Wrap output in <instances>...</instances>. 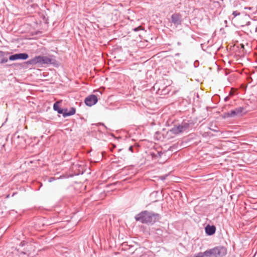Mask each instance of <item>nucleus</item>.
<instances>
[{"label": "nucleus", "instance_id": "nucleus-1", "mask_svg": "<svg viewBox=\"0 0 257 257\" xmlns=\"http://www.w3.org/2000/svg\"><path fill=\"white\" fill-rule=\"evenodd\" d=\"M158 216V214L144 211L136 215L135 219L143 223H150L155 222Z\"/></svg>", "mask_w": 257, "mask_h": 257}, {"label": "nucleus", "instance_id": "nucleus-2", "mask_svg": "<svg viewBox=\"0 0 257 257\" xmlns=\"http://www.w3.org/2000/svg\"><path fill=\"white\" fill-rule=\"evenodd\" d=\"M243 110H244L243 107H237L234 109L231 110L230 111H228V112L224 113V117H233L235 116H241L242 114Z\"/></svg>", "mask_w": 257, "mask_h": 257}, {"label": "nucleus", "instance_id": "nucleus-3", "mask_svg": "<svg viewBox=\"0 0 257 257\" xmlns=\"http://www.w3.org/2000/svg\"><path fill=\"white\" fill-rule=\"evenodd\" d=\"M98 101L97 96L95 95H90L85 99V103L86 105L91 106L95 104Z\"/></svg>", "mask_w": 257, "mask_h": 257}, {"label": "nucleus", "instance_id": "nucleus-4", "mask_svg": "<svg viewBox=\"0 0 257 257\" xmlns=\"http://www.w3.org/2000/svg\"><path fill=\"white\" fill-rule=\"evenodd\" d=\"M215 257H222L227 253L226 248L223 246H217L215 247Z\"/></svg>", "mask_w": 257, "mask_h": 257}, {"label": "nucleus", "instance_id": "nucleus-5", "mask_svg": "<svg viewBox=\"0 0 257 257\" xmlns=\"http://www.w3.org/2000/svg\"><path fill=\"white\" fill-rule=\"evenodd\" d=\"M28 57V55L26 53L15 54L10 56L9 60L11 61H15L18 59L26 60Z\"/></svg>", "mask_w": 257, "mask_h": 257}, {"label": "nucleus", "instance_id": "nucleus-6", "mask_svg": "<svg viewBox=\"0 0 257 257\" xmlns=\"http://www.w3.org/2000/svg\"><path fill=\"white\" fill-rule=\"evenodd\" d=\"M172 22L176 26H177L181 24L182 16L180 14L175 13L171 16Z\"/></svg>", "mask_w": 257, "mask_h": 257}, {"label": "nucleus", "instance_id": "nucleus-7", "mask_svg": "<svg viewBox=\"0 0 257 257\" xmlns=\"http://www.w3.org/2000/svg\"><path fill=\"white\" fill-rule=\"evenodd\" d=\"M42 57L41 56H36L29 60L28 63L31 65H35L38 63L42 64Z\"/></svg>", "mask_w": 257, "mask_h": 257}, {"label": "nucleus", "instance_id": "nucleus-8", "mask_svg": "<svg viewBox=\"0 0 257 257\" xmlns=\"http://www.w3.org/2000/svg\"><path fill=\"white\" fill-rule=\"evenodd\" d=\"M186 128V126L179 125L177 126H175L172 128L171 130V132L174 134H178L183 132Z\"/></svg>", "mask_w": 257, "mask_h": 257}, {"label": "nucleus", "instance_id": "nucleus-9", "mask_svg": "<svg viewBox=\"0 0 257 257\" xmlns=\"http://www.w3.org/2000/svg\"><path fill=\"white\" fill-rule=\"evenodd\" d=\"M205 229L206 233L208 235H213L216 230V228L214 225H207Z\"/></svg>", "mask_w": 257, "mask_h": 257}, {"label": "nucleus", "instance_id": "nucleus-10", "mask_svg": "<svg viewBox=\"0 0 257 257\" xmlns=\"http://www.w3.org/2000/svg\"><path fill=\"white\" fill-rule=\"evenodd\" d=\"M55 60L52 57H42V64H51L54 63Z\"/></svg>", "mask_w": 257, "mask_h": 257}, {"label": "nucleus", "instance_id": "nucleus-11", "mask_svg": "<svg viewBox=\"0 0 257 257\" xmlns=\"http://www.w3.org/2000/svg\"><path fill=\"white\" fill-rule=\"evenodd\" d=\"M75 112H76L75 109L73 107H71L69 111H68L67 109L64 110L63 116L64 117L71 116L72 115L74 114L75 113Z\"/></svg>", "mask_w": 257, "mask_h": 257}, {"label": "nucleus", "instance_id": "nucleus-12", "mask_svg": "<svg viewBox=\"0 0 257 257\" xmlns=\"http://www.w3.org/2000/svg\"><path fill=\"white\" fill-rule=\"evenodd\" d=\"M53 108L55 111H57L58 113L63 114L64 110L60 108L58 102H56L54 104Z\"/></svg>", "mask_w": 257, "mask_h": 257}, {"label": "nucleus", "instance_id": "nucleus-13", "mask_svg": "<svg viewBox=\"0 0 257 257\" xmlns=\"http://www.w3.org/2000/svg\"><path fill=\"white\" fill-rule=\"evenodd\" d=\"M194 257H208L207 250L202 252H200L194 255Z\"/></svg>", "mask_w": 257, "mask_h": 257}, {"label": "nucleus", "instance_id": "nucleus-14", "mask_svg": "<svg viewBox=\"0 0 257 257\" xmlns=\"http://www.w3.org/2000/svg\"><path fill=\"white\" fill-rule=\"evenodd\" d=\"M215 247L207 250L208 257H215Z\"/></svg>", "mask_w": 257, "mask_h": 257}, {"label": "nucleus", "instance_id": "nucleus-15", "mask_svg": "<svg viewBox=\"0 0 257 257\" xmlns=\"http://www.w3.org/2000/svg\"><path fill=\"white\" fill-rule=\"evenodd\" d=\"M163 231L161 228L156 229L155 234L158 236H162L163 235Z\"/></svg>", "mask_w": 257, "mask_h": 257}, {"label": "nucleus", "instance_id": "nucleus-16", "mask_svg": "<svg viewBox=\"0 0 257 257\" xmlns=\"http://www.w3.org/2000/svg\"><path fill=\"white\" fill-rule=\"evenodd\" d=\"M240 15V13L238 12L237 11H234L232 13V15L233 16V18L236 17L237 16H239Z\"/></svg>", "mask_w": 257, "mask_h": 257}, {"label": "nucleus", "instance_id": "nucleus-17", "mask_svg": "<svg viewBox=\"0 0 257 257\" xmlns=\"http://www.w3.org/2000/svg\"><path fill=\"white\" fill-rule=\"evenodd\" d=\"M8 62V59L3 58L2 59L1 61V63H5Z\"/></svg>", "mask_w": 257, "mask_h": 257}, {"label": "nucleus", "instance_id": "nucleus-18", "mask_svg": "<svg viewBox=\"0 0 257 257\" xmlns=\"http://www.w3.org/2000/svg\"><path fill=\"white\" fill-rule=\"evenodd\" d=\"M5 55V53L0 51V58H3Z\"/></svg>", "mask_w": 257, "mask_h": 257}, {"label": "nucleus", "instance_id": "nucleus-19", "mask_svg": "<svg viewBox=\"0 0 257 257\" xmlns=\"http://www.w3.org/2000/svg\"><path fill=\"white\" fill-rule=\"evenodd\" d=\"M166 177H167V175H166V176H162L160 177V178H161V180H165L166 179Z\"/></svg>", "mask_w": 257, "mask_h": 257}, {"label": "nucleus", "instance_id": "nucleus-20", "mask_svg": "<svg viewBox=\"0 0 257 257\" xmlns=\"http://www.w3.org/2000/svg\"><path fill=\"white\" fill-rule=\"evenodd\" d=\"M129 150L131 151H133V147L132 146H130L129 147Z\"/></svg>", "mask_w": 257, "mask_h": 257}, {"label": "nucleus", "instance_id": "nucleus-21", "mask_svg": "<svg viewBox=\"0 0 257 257\" xmlns=\"http://www.w3.org/2000/svg\"><path fill=\"white\" fill-rule=\"evenodd\" d=\"M138 29H139V28H135V29H134V31H138Z\"/></svg>", "mask_w": 257, "mask_h": 257}]
</instances>
